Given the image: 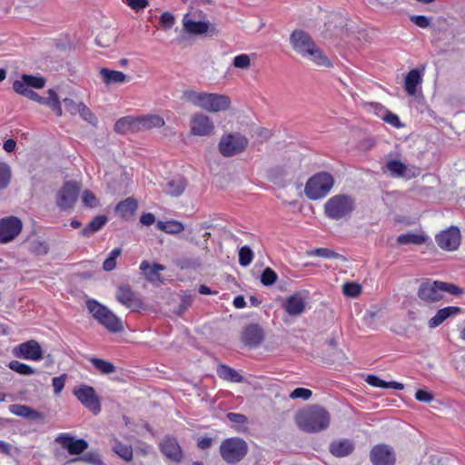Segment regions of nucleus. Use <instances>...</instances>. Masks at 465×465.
I'll list each match as a JSON object with an SVG mask.
<instances>
[{
  "instance_id": "34",
  "label": "nucleus",
  "mask_w": 465,
  "mask_h": 465,
  "mask_svg": "<svg viewBox=\"0 0 465 465\" xmlns=\"http://www.w3.org/2000/svg\"><path fill=\"white\" fill-rule=\"evenodd\" d=\"M100 74L105 85L113 84H122L126 81V74L121 71L111 70L108 68H101Z\"/></svg>"
},
{
  "instance_id": "58",
  "label": "nucleus",
  "mask_w": 465,
  "mask_h": 465,
  "mask_svg": "<svg viewBox=\"0 0 465 465\" xmlns=\"http://www.w3.org/2000/svg\"><path fill=\"white\" fill-rule=\"evenodd\" d=\"M312 395V391L306 388H296L290 393L291 399H302L304 401L310 399Z\"/></svg>"
},
{
  "instance_id": "16",
  "label": "nucleus",
  "mask_w": 465,
  "mask_h": 465,
  "mask_svg": "<svg viewBox=\"0 0 465 465\" xmlns=\"http://www.w3.org/2000/svg\"><path fill=\"white\" fill-rule=\"evenodd\" d=\"M13 354L17 358L38 361L43 359V349L37 341L29 340L14 347Z\"/></svg>"
},
{
  "instance_id": "20",
  "label": "nucleus",
  "mask_w": 465,
  "mask_h": 465,
  "mask_svg": "<svg viewBox=\"0 0 465 465\" xmlns=\"http://www.w3.org/2000/svg\"><path fill=\"white\" fill-rule=\"evenodd\" d=\"M161 452L169 460L174 462L182 461L183 452L177 440L171 436H166L159 445Z\"/></svg>"
},
{
  "instance_id": "35",
  "label": "nucleus",
  "mask_w": 465,
  "mask_h": 465,
  "mask_svg": "<svg viewBox=\"0 0 465 465\" xmlns=\"http://www.w3.org/2000/svg\"><path fill=\"white\" fill-rule=\"evenodd\" d=\"M216 371L219 378L230 382L241 383L244 380L234 369L225 364H219Z\"/></svg>"
},
{
  "instance_id": "7",
  "label": "nucleus",
  "mask_w": 465,
  "mask_h": 465,
  "mask_svg": "<svg viewBox=\"0 0 465 465\" xmlns=\"http://www.w3.org/2000/svg\"><path fill=\"white\" fill-rule=\"evenodd\" d=\"M444 292L458 295L461 293V291L453 283H448L440 281H428L420 286L418 290V296L420 300L426 302H435L443 299Z\"/></svg>"
},
{
  "instance_id": "14",
  "label": "nucleus",
  "mask_w": 465,
  "mask_h": 465,
  "mask_svg": "<svg viewBox=\"0 0 465 465\" xmlns=\"http://www.w3.org/2000/svg\"><path fill=\"white\" fill-rule=\"evenodd\" d=\"M74 394L77 400L94 414L97 415L101 411L100 400L93 387L81 385L74 390Z\"/></svg>"
},
{
  "instance_id": "1",
  "label": "nucleus",
  "mask_w": 465,
  "mask_h": 465,
  "mask_svg": "<svg viewBox=\"0 0 465 465\" xmlns=\"http://www.w3.org/2000/svg\"><path fill=\"white\" fill-rule=\"evenodd\" d=\"M292 49L302 57L308 58L318 66L331 67L332 64L303 30L296 29L290 36Z\"/></svg>"
},
{
  "instance_id": "62",
  "label": "nucleus",
  "mask_w": 465,
  "mask_h": 465,
  "mask_svg": "<svg viewBox=\"0 0 465 465\" xmlns=\"http://www.w3.org/2000/svg\"><path fill=\"white\" fill-rule=\"evenodd\" d=\"M415 399L420 402L429 403L434 399V395L431 391L425 389H419L415 392Z\"/></svg>"
},
{
  "instance_id": "29",
  "label": "nucleus",
  "mask_w": 465,
  "mask_h": 465,
  "mask_svg": "<svg viewBox=\"0 0 465 465\" xmlns=\"http://www.w3.org/2000/svg\"><path fill=\"white\" fill-rule=\"evenodd\" d=\"M422 83V72L417 68L411 69L406 75L404 88L408 94L415 95L417 88Z\"/></svg>"
},
{
  "instance_id": "42",
  "label": "nucleus",
  "mask_w": 465,
  "mask_h": 465,
  "mask_svg": "<svg viewBox=\"0 0 465 465\" xmlns=\"http://www.w3.org/2000/svg\"><path fill=\"white\" fill-rule=\"evenodd\" d=\"M89 361L102 374H111L115 371V366L109 361L96 357H93Z\"/></svg>"
},
{
  "instance_id": "17",
  "label": "nucleus",
  "mask_w": 465,
  "mask_h": 465,
  "mask_svg": "<svg viewBox=\"0 0 465 465\" xmlns=\"http://www.w3.org/2000/svg\"><path fill=\"white\" fill-rule=\"evenodd\" d=\"M308 296L306 290L294 292L285 299L283 309L291 316L301 315L306 309Z\"/></svg>"
},
{
  "instance_id": "6",
  "label": "nucleus",
  "mask_w": 465,
  "mask_h": 465,
  "mask_svg": "<svg viewBox=\"0 0 465 465\" xmlns=\"http://www.w3.org/2000/svg\"><path fill=\"white\" fill-rule=\"evenodd\" d=\"M334 178L328 172H319L311 176L304 187V193L309 200L317 201L324 198L332 189Z\"/></svg>"
},
{
  "instance_id": "38",
  "label": "nucleus",
  "mask_w": 465,
  "mask_h": 465,
  "mask_svg": "<svg viewBox=\"0 0 465 465\" xmlns=\"http://www.w3.org/2000/svg\"><path fill=\"white\" fill-rule=\"evenodd\" d=\"M106 223L107 217L105 215H97L81 231V234L84 237H90L101 230Z\"/></svg>"
},
{
  "instance_id": "43",
  "label": "nucleus",
  "mask_w": 465,
  "mask_h": 465,
  "mask_svg": "<svg viewBox=\"0 0 465 465\" xmlns=\"http://www.w3.org/2000/svg\"><path fill=\"white\" fill-rule=\"evenodd\" d=\"M114 451L126 461H131L133 459V449L130 445L124 444L118 440H114L113 444Z\"/></svg>"
},
{
  "instance_id": "33",
  "label": "nucleus",
  "mask_w": 465,
  "mask_h": 465,
  "mask_svg": "<svg viewBox=\"0 0 465 465\" xmlns=\"http://www.w3.org/2000/svg\"><path fill=\"white\" fill-rule=\"evenodd\" d=\"M138 118L141 131L161 128L165 124L164 119L157 114H146Z\"/></svg>"
},
{
  "instance_id": "25",
  "label": "nucleus",
  "mask_w": 465,
  "mask_h": 465,
  "mask_svg": "<svg viewBox=\"0 0 465 465\" xmlns=\"http://www.w3.org/2000/svg\"><path fill=\"white\" fill-rule=\"evenodd\" d=\"M461 312V308L458 306H447L445 308L440 309L436 314L430 319L429 327L430 329H435L440 326L444 321L449 319L450 317L458 315Z\"/></svg>"
},
{
  "instance_id": "3",
  "label": "nucleus",
  "mask_w": 465,
  "mask_h": 465,
  "mask_svg": "<svg viewBox=\"0 0 465 465\" xmlns=\"http://www.w3.org/2000/svg\"><path fill=\"white\" fill-rule=\"evenodd\" d=\"M183 98L195 105L210 113H218L227 111L231 106V99L229 96L216 93L196 92L193 90H186L183 94Z\"/></svg>"
},
{
  "instance_id": "26",
  "label": "nucleus",
  "mask_w": 465,
  "mask_h": 465,
  "mask_svg": "<svg viewBox=\"0 0 465 465\" xmlns=\"http://www.w3.org/2000/svg\"><path fill=\"white\" fill-rule=\"evenodd\" d=\"M138 209V202L134 197H127L124 201L118 203L115 211L124 220H129L133 217Z\"/></svg>"
},
{
  "instance_id": "5",
  "label": "nucleus",
  "mask_w": 465,
  "mask_h": 465,
  "mask_svg": "<svg viewBox=\"0 0 465 465\" xmlns=\"http://www.w3.org/2000/svg\"><path fill=\"white\" fill-rule=\"evenodd\" d=\"M86 308L93 317L108 331L117 333L124 330L121 319L96 300H87Z\"/></svg>"
},
{
  "instance_id": "2",
  "label": "nucleus",
  "mask_w": 465,
  "mask_h": 465,
  "mask_svg": "<svg viewBox=\"0 0 465 465\" xmlns=\"http://www.w3.org/2000/svg\"><path fill=\"white\" fill-rule=\"evenodd\" d=\"M295 421L302 430L308 433H317L329 427L331 416L323 407L310 405L297 412Z\"/></svg>"
},
{
  "instance_id": "51",
  "label": "nucleus",
  "mask_w": 465,
  "mask_h": 465,
  "mask_svg": "<svg viewBox=\"0 0 465 465\" xmlns=\"http://www.w3.org/2000/svg\"><path fill=\"white\" fill-rule=\"evenodd\" d=\"M278 280V275L274 270L270 267L265 268L261 274V282L264 286H271Z\"/></svg>"
},
{
  "instance_id": "45",
  "label": "nucleus",
  "mask_w": 465,
  "mask_h": 465,
  "mask_svg": "<svg viewBox=\"0 0 465 465\" xmlns=\"http://www.w3.org/2000/svg\"><path fill=\"white\" fill-rule=\"evenodd\" d=\"M386 169L393 177L404 176L407 172V166L399 160H389L386 163Z\"/></svg>"
},
{
  "instance_id": "11",
  "label": "nucleus",
  "mask_w": 465,
  "mask_h": 465,
  "mask_svg": "<svg viewBox=\"0 0 465 465\" xmlns=\"http://www.w3.org/2000/svg\"><path fill=\"white\" fill-rule=\"evenodd\" d=\"M23 222L15 215L0 219V244L13 242L22 232Z\"/></svg>"
},
{
  "instance_id": "28",
  "label": "nucleus",
  "mask_w": 465,
  "mask_h": 465,
  "mask_svg": "<svg viewBox=\"0 0 465 465\" xmlns=\"http://www.w3.org/2000/svg\"><path fill=\"white\" fill-rule=\"evenodd\" d=\"M369 111H373L377 115L381 116L386 123L394 127L401 126V121L398 115L385 110V108L378 103H370L365 105Z\"/></svg>"
},
{
  "instance_id": "53",
  "label": "nucleus",
  "mask_w": 465,
  "mask_h": 465,
  "mask_svg": "<svg viewBox=\"0 0 465 465\" xmlns=\"http://www.w3.org/2000/svg\"><path fill=\"white\" fill-rule=\"evenodd\" d=\"M78 111L77 114L86 122L94 124L96 122L95 115L92 113V111L83 103H78Z\"/></svg>"
},
{
  "instance_id": "52",
  "label": "nucleus",
  "mask_w": 465,
  "mask_h": 465,
  "mask_svg": "<svg viewBox=\"0 0 465 465\" xmlns=\"http://www.w3.org/2000/svg\"><path fill=\"white\" fill-rule=\"evenodd\" d=\"M343 294L347 297L355 298L361 292V286L353 282H345L342 286Z\"/></svg>"
},
{
  "instance_id": "24",
  "label": "nucleus",
  "mask_w": 465,
  "mask_h": 465,
  "mask_svg": "<svg viewBox=\"0 0 465 465\" xmlns=\"http://www.w3.org/2000/svg\"><path fill=\"white\" fill-rule=\"evenodd\" d=\"M114 132L120 134L140 132L138 116H124L118 119L114 124Z\"/></svg>"
},
{
  "instance_id": "4",
  "label": "nucleus",
  "mask_w": 465,
  "mask_h": 465,
  "mask_svg": "<svg viewBox=\"0 0 465 465\" xmlns=\"http://www.w3.org/2000/svg\"><path fill=\"white\" fill-rule=\"evenodd\" d=\"M355 209V198L351 195L341 193L329 198L323 206L325 216L334 221L350 218Z\"/></svg>"
},
{
  "instance_id": "60",
  "label": "nucleus",
  "mask_w": 465,
  "mask_h": 465,
  "mask_svg": "<svg viewBox=\"0 0 465 465\" xmlns=\"http://www.w3.org/2000/svg\"><path fill=\"white\" fill-rule=\"evenodd\" d=\"M66 378H67V375L65 373H64L58 377L53 378L52 384L54 387V394H60L61 391L64 390Z\"/></svg>"
},
{
  "instance_id": "57",
  "label": "nucleus",
  "mask_w": 465,
  "mask_h": 465,
  "mask_svg": "<svg viewBox=\"0 0 465 465\" xmlns=\"http://www.w3.org/2000/svg\"><path fill=\"white\" fill-rule=\"evenodd\" d=\"M174 22H175V18L172 13H170L168 11L162 13V15L160 16V23H161V25L164 29H166V30L171 29L173 26Z\"/></svg>"
},
{
  "instance_id": "48",
  "label": "nucleus",
  "mask_w": 465,
  "mask_h": 465,
  "mask_svg": "<svg viewBox=\"0 0 465 465\" xmlns=\"http://www.w3.org/2000/svg\"><path fill=\"white\" fill-rule=\"evenodd\" d=\"M8 368L21 375H33L36 371L28 364L20 362L18 361H12L8 363Z\"/></svg>"
},
{
  "instance_id": "64",
  "label": "nucleus",
  "mask_w": 465,
  "mask_h": 465,
  "mask_svg": "<svg viewBox=\"0 0 465 465\" xmlns=\"http://www.w3.org/2000/svg\"><path fill=\"white\" fill-rule=\"evenodd\" d=\"M63 103H64V108L67 112H69L73 115L77 114L78 103L74 102L73 99H70V98H64L63 100Z\"/></svg>"
},
{
  "instance_id": "9",
  "label": "nucleus",
  "mask_w": 465,
  "mask_h": 465,
  "mask_svg": "<svg viewBox=\"0 0 465 465\" xmlns=\"http://www.w3.org/2000/svg\"><path fill=\"white\" fill-rule=\"evenodd\" d=\"M45 83L46 80L43 76L24 74L20 79L14 81L13 90L16 94L38 103L41 96L31 88L42 89Z\"/></svg>"
},
{
  "instance_id": "37",
  "label": "nucleus",
  "mask_w": 465,
  "mask_h": 465,
  "mask_svg": "<svg viewBox=\"0 0 465 465\" xmlns=\"http://www.w3.org/2000/svg\"><path fill=\"white\" fill-rule=\"evenodd\" d=\"M366 382L372 386V387H376V388H382V389H389V388H391V389H395V390H403L404 388V385L401 382H398V381H385L381 379H380L378 376L376 375H373V374H370L367 376L366 378Z\"/></svg>"
},
{
  "instance_id": "61",
  "label": "nucleus",
  "mask_w": 465,
  "mask_h": 465,
  "mask_svg": "<svg viewBox=\"0 0 465 465\" xmlns=\"http://www.w3.org/2000/svg\"><path fill=\"white\" fill-rule=\"evenodd\" d=\"M123 2L135 12L142 11L149 5L148 0H123Z\"/></svg>"
},
{
  "instance_id": "23",
  "label": "nucleus",
  "mask_w": 465,
  "mask_h": 465,
  "mask_svg": "<svg viewBox=\"0 0 465 465\" xmlns=\"http://www.w3.org/2000/svg\"><path fill=\"white\" fill-rule=\"evenodd\" d=\"M116 298L120 303L127 308L135 309L142 305L141 300L135 296L131 287L127 285H122L118 288Z\"/></svg>"
},
{
  "instance_id": "55",
  "label": "nucleus",
  "mask_w": 465,
  "mask_h": 465,
  "mask_svg": "<svg viewBox=\"0 0 465 465\" xmlns=\"http://www.w3.org/2000/svg\"><path fill=\"white\" fill-rule=\"evenodd\" d=\"M232 64L235 68L247 69L251 65L250 56L246 54L236 55L233 58Z\"/></svg>"
},
{
  "instance_id": "27",
  "label": "nucleus",
  "mask_w": 465,
  "mask_h": 465,
  "mask_svg": "<svg viewBox=\"0 0 465 465\" xmlns=\"http://www.w3.org/2000/svg\"><path fill=\"white\" fill-rule=\"evenodd\" d=\"M140 270L143 272L144 278L148 282H156L163 281L162 275L159 273L162 271L165 270V267L163 264L154 262L152 266L150 265L148 261H143L140 263Z\"/></svg>"
},
{
  "instance_id": "15",
  "label": "nucleus",
  "mask_w": 465,
  "mask_h": 465,
  "mask_svg": "<svg viewBox=\"0 0 465 465\" xmlns=\"http://www.w3.org/2000/svg\"><path fill=\"white\" fill-rule=\"evenodd\" d=\"M460 238L459 228L450 226L436 234L435 241L440 249L447 252H453L460 247Z\"/></svg>"
},
{
  "instance_id": "18",
  "label": "nucleus",
  "mask_w": 465,
  "mask_h": 465,
  "mask_svg": "<svg viewBox=\"0 0 465 465\" xmlns=\"http://www.w3.org/2000/svg\"><path fill=\"white\" fill-rule=\"evenodd\" d=\"M54 441L66 450L70 455H79L88 448V443L85 440L75 439L69 433H60Z\"/></svg>"
},
{
  "instance_id": "47",
  "label": "nucleus",
  "mask_w": 465,
  "mask_h": 465,
  "mask_svg": "<svg viewBox=\"0 0 465 465\" xmlns=\"http://www.w3.org/2000/svg\"><path fill=\"white\" fill-rule=\"evenodd\" d=\"M115 42V34L106 29L99 32L95 37V43L101 47H109Z\"/></svg>"
},
{
  "instance_id": "31",
  "label": "nucleus",
  "mask_w": 465,
  "mask_h": 465,
  "mask_svg": "<svg viewBox=\"0 0 465 465\" xmlns=\"http://www.w3.org/2000/svg\"><path fill=\"white\" fill-rule=\"evenodd\" d=\"M329 449L333 456L341 458L350 455L354 450V445L348 440H334L330 444Z\"/></svg>"
},
{
  "instance_id": "49",
  "label": "nucleus",
  "mask_w": 465,
  "mask_h": 465,
  "mask_svg": "<svg viewBox=\"0 0 465 465\" xmlns=\"http://www.w3.org/2000/svg\"><path fill=\"white\" fill-rule=\"evenodd\" d=\"M122 254L121 248H114L112 250L108 255V257L104 260L103 263V269L106 272H111L116 267V259Z\"/></svg>"
},
{
  "instance_id": "56",
  "label": "nucleus",
  "mask_w": 465,
  "mask_h": 465,
  "mask_svg": "<svg viewBox=\"0 0 465 465\" xmlns=\"http://www.w3.org/2000/svg\"><path fill=\"white\" fill-rule=\"evenodd\" d=\"M311 255H316L322 258L332 259L338 258L339 254L328 248H316L310 252Z\"/></svg>"
},
{
  "instance_id": "63",
  "label": "nucleus",
  "mask_w": 465,
  "mask_h": 465,
  "mask_svg": "<svg viewBox=\"0 0 465 465\" xmlns=\"http://www.w3.org/2000/svg\"><path fill=\"white\" fill-rule=\"evenodd\" d=\"M82 200L85 206L94 207L97 204V199L95 195L89 190L83 192Z\"/></svg>"
},
{
  "instance_id": "41",
  "label": "nucleus",
  "mask_w": 465,
  "mask_h": 465,
  "mask_svg": "<svg viewBox=\"0 0 465 465\" xmlns=\"http://www.w3.org/2000/svg\"><path fill=\"white\" fill-rule=\"evenodd\" d=\"M426 241L427 237L425 235L414 232H407L397 237V242L399 244L420 245L425 243Z\"/></svg>"
},
{
  "instance_id": "12",
  "label": "nucleus",
  "mask_w": 465,
  "mask_h": 465,
  "mask_svg": "<svg viewBox=\"0 0 465 465\" xmlns=\"http://www.w3.org/2000/svg\"><path fill=\"white\" fill-rule=\"evenodd\" d=\"M190 134L193 136H211L215 132L213 119L203 113H195L190 118Z\"/></svg>"
},
{
  "instance_id": "54",
  "label": "nucleus",
  "mask_w": 465,
  "mask_h": 465,
  "mask_svg": "<svg viewBox=\"0 0 465 465\" xmlns=\"http://www.w3.org/2000/svg\"><path fill=\"white\" fill-rule=\"evenodd\" d=\"M202 265V262L199 258H184L178 262V266L183 269H192L196 270L200 268Z\"/></svg>"
},
{
  "instance_id": "40",
  "label": "nucleus",
  "mask_w": 465,
  "mask_h": 465,
  "mask_svg": "<svg viewBox=\"0 0 465 465\" xmlns=\"http://www.w3.org/2000/svg\"><path fill=\"white\" fill-rule=\"evenodd\" d=\"M156 228L170 234L180 233L184 230V226L181 222L173 220L168 222L158 221Z\"/></svg>"
},
{
  "instance_id": "46",
  "label": "nucleus",
  "mask_w": 465,
  "mask_h": 465,
  "mask_svg": "<svg viewBox=\"0 0 465 465\" xmlns=\"http://www.w3.org/2000/svg\"><path fill=\"white\" fill-rule=\"evenodd\" d=\"M227 419L234 424V430L237 431L244 432L247 428L245 424L248 421V419L245 415L235 412H228L226 414Z\"/></svg>"
},
{
  "instance_id": "21",
  "label": "nucleus",
  "mask_w": 465,
  "mask_h": 465,
  "mask_svg": "<svg viewBox=\"0 0 465 465\" xmlns=\"http://www.w3.org/2000/svg\"><path fill=\"white\" fill-rule=\"evenodd\" d=\"M264 339L262 329L257 324L248 325L242 332L241 340L245 346L257 347Z\"/></svg>"
},
{
  "instance_id": "59",
  "label": "nucleus",
  "mask_w": 465,
  "mask_h": 465,
  "mask_svg": "<svg viewBox=\"0 0 465 465\" xmlns=\"http://www.w3.org/2000/svg\"><path fill=\"white\" fill-rule=\"evenodd\" d=\"M410 20L418 27L423 29L429 27L431 24L430 18L422 15H411Z\"/></svg>"
},
{
  "instance_id": "19",
  "label": "nucleus",
  "mask_w": 465,
  "mask_h": 465,
  "mask_svg": "<svg viewBox=\"0 0 465 465\" xmlns=\"http://www.w3.org/2000/svg\"><path fill=\"white\" fill-rule=\"evenodd\" d=\"M370 460L372 465H394L396 462L395 453L385 444L374 445L371 450Z\"/></svg>"
},
{
  "instance_id": "32",
  "label": "nucleus",
  "mask_w": 465,
  "mask_h": 465,
  "mask_svg": "<svg viewBox=\"0 0 465 465\" xmlns=\"http://www.w3.org/2000/svg\"><path fill=\"white\" fill-rule=\"evenodd\" d=\"M48 96L47 97H40V100L38 103L40 104H44L48 106L56 116H62L63 110L61 107V102L60 99L56 94V92L53 89H49L47 91Z\"/></svg>"
},
{
  "instance_id": "10",
  "label": "nucleus",
  "mask_w": 465,
  "mask_h": 465,
  "mask_svg": "<svg viewBox=\"0 0 465 465\" xmlns=\"http://www.w3.org/2000/svg\"><path fill=\"white\" fill-rule=\"evenodd\" d=\"M248 145V139L239 133L223 134L219 142L218 149L224 157H232L242 153Z\"/></svg>"
},
{
  "instance_id": "13",
  "label": "nucleus",
  "mask_w": 465,
  "mask_h": 465,
  "mask_svg": "<svg viewBox=\"0 0 465 465\" xmlns=\"http://www.w3.org/2000/svg\"><path fill=\"white\" fill-rule=\"evenodd\" d=\"M80 187L74 182H66L58 191L56 195V204L61 210L72 209L79 195Z\"/></svg>"
},
{
  "instance_id": "44",
  "label": "nucleus",
  "mask_w": 465,
  "mask_h": 465,
  "mask_svg": "<svg viewBox=\"0 0 465 465\" xmlns=\"http://www.w3.org/2000/svg\"><path fill=\"white\" fill-rule=\"evenodd\" d=\"M12 179V170L5 162H0V192L5 190Z\"/></svg>"
},
{
  "instance_id": "22",
  "label": "nucleus",
  "mask_w": 465,
  "mask_h": 465,
  "mask_svg": "<svg viewBox=\"0 0 465 465\" xmlns=\"http://www.w3.org/2000/svg\"><path fill=\"white\" fill-rule=\"evenodd\" d=\"M8 410L12 414L30 420H44L45 418L43 412L24 404H11Z\"/></svg>"
},
{
  "instance_id": "36",
  "label": "nucleus",
  "mask_w": 465,
  "mask_h": 465,
  "mask_svg": "<svg viewBox=\"0 0 465 465\" xmlns=\"http://www.w3.org/2000/svg\"><path fill=\"white\" fill-rule=\"evenodd\" d=\"M209 22L183 19L184 30L191 35H203L209 30Z\"/></svg>"
},
{
  "instance_id": "50",
  "label": "nucleus",
  "mask_w": 465,
  "mask_h": 465,
  "mask_svg": "<svg viewBox=\"0 0 465 465\" xmlns=\"http://www.w3.org/2000/svg\"><path fill=\"white\" fill-rule=\"evenodd\" d=\"M254 257L252 250L249 246H242L239 250V264L247 267L251 264Z\"/></svg>"
},
{
  "instance_id": "30",
  "label": "nucleus",
  "mask_w": 465,
  "mask_h": 465,
  "mask_svg": "<svg viewBox=\"0 0 465 465\" xmlns=\"http://www.w3.org/2000/svg\"><path fill=\"white\" fill-rule=\"evenodd\" d=\"M187 186V181L183 176L173 177L169 180L164 186V193L168 195L177 197L180 196Z\"/></svg>"
},
{
  "instance_id": "39",
  "label": "nucleus",
  "mask_w": 465,
  "mask_h": 465,
  "mask_svg": "<svg viewBox=\"0 0 465 465\" xmlns=\"http://www.w3.org/2000/svg\"><path fill=\"white\" fill-rule=\"evenodd\" d=\"M49 243L40 238H35L28 242V251L35 256L46 255L49 252Z\"/></svg>"
},
{
  "instance_id": "8",
  "label": "nucleus",
  "mask_w": 465,
  "mask_h": 465,
  "mask_svg": "<svg viewBox=\"0 0 465 465\" xmlns=\"http://www.w3.org/2000/svg\"><path fill=\"white\" fill-rule=\"evenodd\" d=\"M219 450L225 462L235 464L246 456L248 444L240 437L227 438L222 441Z\"/></svg>"
}]
</instances>
